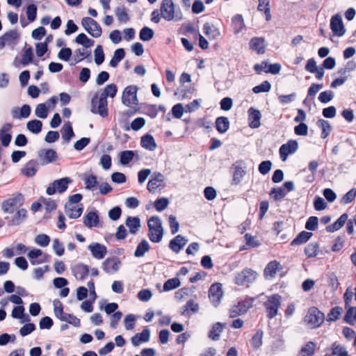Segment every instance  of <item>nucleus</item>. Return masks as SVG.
<instances>
[{
  "label": "nucleus",
  "mask_w": 356,
  "mask_h": 356,
  "mask_svg": "<svg viewBox=\"0 0 356 356\" xmlns=\"http://www.w3.org/2000/svg\"><path fill=\"white\" fill-rule=\"evenodd\" d=\"M160 10L162 18L168 22H179L183 19L181 9L176 6L172 0H162Z\"/></svg>",
  "instance_id": "f257e3e1"
},
{
  "label": "nucleus",
  "mask_w": 356,
  "mask_h": 356,
  "mask_svg": "<svg viewBox=\"0 0 356 356\" xmlns=\"http://www.w3.org/2000/svg\"><path fill=\"white\" fill-rule=\"evenodd\" d=\"M148 238L152 243H159L163 236V227L161 219L157 216H152L147 221Z\"/></svg>",
  "instance_id": "f03ea898"
},
{
  "label": "nucleus",
  "mask_w": 356,
  "mask_h": 356,
  "mask_svg": "<svg viewBox=\"0 0 356 356\" xmlns=\"http://www.w3.org/2000/svg\"><path fill=\"white\" fill-rule=\"evenodd\" d=\"M325 316L318 308H310L305 317V322L312 329L321 326L324 322Z\"/></svg>",
  "instance_id": "7ed1b4c3"
},
{
  "label": "nucleus",
  "mask_w": 356,
  "mask_h": 356,
  "mask_svg": "<svg viewBox=\"0 0 356 356\" xmlns=\"http://www.w3.org/2000/svg\"><path fill=\"white\" fill-rule=\"evenodd\" d=\"M91 112L94 114H99L102 118H106L108 114L107 99L96 93L91 101Z\"/></svg>",
  "instance_id": "20e7f679"
},
{
  "label": "nucleus",
  "mask_w": 356,
  "mask_h": 356,
  "mask_svg": "<svg viewBox=\"0 0 356 356\" xmlns=\"http://www.w3.org/2000/svg\"><path fill=\"white\" fill-rule=\"evenodd\" d=\"M285 274L284 268L280 262L273 260L268 263V282L277 284Z\"/></svg>",
  "instance_id": "39448f33"
},
{
  "label": "nucleus",
  "mask_w": 356,
  "mask_h": 356,
  "mask_svg": "<svg viewBox=\"0 0 356 356\" xmlns=\"http://www.w3.org/2000/svg\"><path fill=\"white\" fill-rule=\"evenodd\" d=\"M54 314L62 321L67 322L75 327L80 326V320L72 314L65 313L63 307L60 301L54 302Z\"/></svg>",
  "instance_id": "423d86ee"
},
{
  "label": "nucleus",
  "mask_w": 356,
  "mask_h": 356,
  "mask_svg": "<svg viewBox=\"0 0 356 356\" xmlns=\"http://www.w3.org/2000/svg\"><path fill=\"white\" fill-rule=\"evenodd\" d=\"M257 276V273L256 271L246 268L236 275L234 282L239 286L246 285L254 282Z\"/></svg>",
  "instance_id": "0eeeda50"
},
{
  "label": "nucleus",
  "mask_w": 356,
  "mask_h": 356,
  "mask_svg": "<svg viewBox=\"0 0 356 356\" xmlns=\"http://www.w3.org/2000/svg\"><path fill=\"white\" fill-rule=\"evenodd\" d=\"M81 25L92 37L97 38L101 36L102 33V28L92 18L89 17H83L81 20Z\"/></svg>",
  "instance_id": "6e6552de"
},
{
  "label": "nucleus",
  "mask_w": 356,
  "mask_h": 356,
  "mask_svg": "<svg viewBox=\"0 0 356 356\" xmlns=\"http://www.w3.org/2000/svg\"><path fill=\"white\" fill-rule=\"evenodd\" d=\"M72 182V180L70 177H64L55 180L47 187V193L49 195H52L56 192L60 193H63L67 190L68 184H71Z\"/></svg>",
  "instance_id": "1a4fd4ad"
},
{
  "label": "nucleus",
  "mask_w": 356,
  "mask_h": 356,
  "mask_svg": "<svg viewBox=\"0 0 356 356\" xmlns=\"http://www.w3.org/2000/svg\"><path fill=\"white\" fill-rule=\"evenodd\" d=\"M254 298L238 302L237 305H233L229 309V317L235 318L245 314L252 305Z\"/></svg>",
  "instance_id": "9d476101"
},
{
  "label": "nucleus",
  "mask_w": 356,
  "mask_h": 356,
  "mask_svg": "<svg viewBox=\"0 0 356 356\" xmlns=\"http://www.w3.org/2000/svg\"><path fill=\"white\" fill-rule=\"evenodd\" d=\"M138 88L135 86H129L125 88L122 96V103L127 106H131L137 104Z\"/></svg>",
  "instance_id": "9b49d317"
},
{
  "label": "nucleus",
  "mask_w": 356,
  "mask_h": 356,
  "mask_svg": "<svg viewBox=\"0 0 356 356\" xmlns=\"http://www.w3.org/2000/svg\"><path fill=\"white\" fill-rule=\"evenodd\" d=\"M165 177L160 172H154L152 178L149 180L147 184V190L152 193H155L158 189L161 190L164 188Z\"/></svg>",
  "instance_id": "f8f14e48"
},
{
  "label": "nucleus",
  "mask_w": 356,
  "mask_h": 356,
  "mask_svg": "<svg viewBox=\"0 0 356 356\" xmlns=\"http://www.w3.org/2000/svg\"><path fill=\"white\" fill-rule=\"evenodd\" d=\"M330 29L333 34L336 36L342 37L345 35L346 30L342 18L339 15H335L331 17Z\"/></svg>",
  "instance_id": "ddd939ff"
},
{
  "label": "nucleus",
  "mask_w": 356,
  "mask_h": 356,
  "mask_svg": "<svg viewBox=\"0 0 356 356\" xmlns=\"http://www.w3.org/2000/svg\"><path fill=\"white\" fill-rule=\"evenodd\" d=\"M22 197L21 195L9 198L3 202L2 209L5 213H13L19 208L22 204Z\"/></svg>",
  "instance_id": "4468645a"
},
{
  "label": "nucleus",
  "mask_w": 356,
  "mask_h": 356,
  "mask_svg": "<svg viewBox=\"0 0 356 356\" xmlns=\"http://www.w3.org/2000/svg\"><path fill=\"white\" fill-rule=\"evenodd\" d=\"M122 264L118 257H109L102 264V268L108 274H114L118 272Z\"/></svg>",
  "instance_id": "2eb2a0df"
},
{
  "label": "nucleus",
  "mask_w": 356,
  "mask_h": 356,
  "mask_svg": "<svg viewBox=\"0 0 356 356\" xmlns=\"http://www.w3.org/2000/svg\"><path fill=\"white\" fill-rule=\"evenodd\" d=\"M88 249L92 257L97 260L103 259L107 254L106 246L97 242L90 243Z\"/></svg>",
  "instance_id": "dca6fc26"
},
{
  "label": "nucleus",
  "mask_w": 356,
  "mask_h": 356,
  "mask_svg": "<svg viewBox=\"0 0 356 356\" xmlns=\"http://www.w3.org/2000/svg\"><path fill=\"white\" fill-rule=\"evenodd\" d=\"M38 156L42 164L47 165L58 159L56 152L52 149H41L38 152Z\"/></svg>",
  "instance_id": "f3484780"
},
{
  "label": "nucleus",
  "mask_w": 356,
  "mask_h": 356,
  "mask_svg": "<svg viewBox=\"0 0 356 356\" xmlns=\"http://www.w3.org/2000/svg\"><path fill=\"white\" fill-rule=\"evenodd\" d=\"M222 284L216 283L211 286L209 291V298L214 307H217L222 297Z\"/></svg>",
  "instance_id": "a211bd4d"
},
{
  "label": "nucleus",
  "mask_w": 356,
  "mask_h": 356,
  "mask_svg": "<svg viewBox=\"0 0 356 356\" xmlns=\"http://www.w3.org/2000/svg\"><path fill=\"white\" fill-rule=\"evenodd\" d=\"M71 270L75 278L81 281L88 277L90 272L89 266L83 263L76 264L72 266Z\"/></svg>",
  "instance_id": "6ab92c4d"
},
{
  "label": "nucleus",
  "mask_w": 356,
  "mask_h": 356,
  "mask_svg": "<svg viewBox=\"0 0 356 356\" xmlns=\"http://www.w3.org/2000/svg\"><path fill=\"white\" fill-rule=\"evenodd\" d=\"M298 144L296 140H289L286 144L282 145L280 148V158L282 161H286L289 154L297 151Z\"/></svg>",
  "instance_id": "aec40b11"
},
{
  "label": "nucleus",
  "mask_w": 356,
  "mask_h": 356,
  "mask_svg": "<svg viewBox=\"0 0 356 356\" xmlns=\"http://www.w3.org/2000/svg\"><path fill=\"white\" fill-rule=\"evenodd\" d=\"M12 128V124L6 123L0 129V142L3 147H8L11 141L10 131Z\"/></svg>",
  "instance_id": "412c9836"
},
{
  "label": "nucleus",
  "mask_w": 356,
  "mask_h": 356,
  "mask_svg": "<svg viewBox=\"0 0 356 356\" xmlns=\"http://www.w3.org/2000/svg\"><path fill=\"white\" fill-rule=\"evenodd\" d=\"M188 240L181 235L176 236L170 241L169 248L175 253H179L181 250L186 245Z\"/></svg>",
  "instance_id": "4be33fe9"
},
{
  "label": "nucleus",
  "mask_w": 356,
  "mask_h": 356,
  "mask_svg": "<svg viewBox=\"0 0 356 356\" xmlns=\"http://www.w3.org/2000/svg\"><path fill=\"white\" fill-rule=\"evenodd\" d=\"M281 297L278 295H273L268 298V318L274 317L280 305Z\"/></svg>",
  "instance_id": "5701e85b"
},
{
  "label": "nucleus",
  "mask_w": 356,
  "mask_h": 356,
  "mask_svg": "<svg viewBox=\"0 0 356 356\" xmlns=\"http://www.w3.org/2000/svg\"><path fill=\"white\" fill-rule=\"evenodd\" d=\"M261 113L258 110L251 107L248 110L249 125L252 128H257L260 126Z\"/></svg>",
  "instance_id": "b1692460"
},
{
  "label": "nucleus",
  "mask_w": 356,
  "mask_h": 356,
  "mask_svg": "<svg viewBox=\"0 0 356 356\" xmlns=\"http://www.w3.org/2000/svg\"><path fill=\"white\" fill-rule=\"evenodd\" d=\"M99 219L97 211L88 212L83 218V224L88 228L97 227Z\"/></svg>",
  "instance_id": "393cba45"
},
{
  "label": "nucleus",
  "mask_w": 356,
  "mask_h": 356,
  "mask_svg": "<svg viewBox=\"0 0 356 356\" xmlns=\"http://www.w3.org/2000/svg\"><path fill=\"white\" fill-rule=\"evenodd\" d=\"M1 37L6 43L7 46H10L13 49L15 45L17 43L19 34L16 30H11L8 32H6Z\"/></svg>",
  "instance_id": "a878e982"
},
{
  "label": "nucleus",
  "mask_w": 356,
  "mask_h": 356,
  "mask_svg": "<svg viewBox=\"0 0 356 356\" xmlns=\"http://www.w3.org/2000/svg\"><path fill=\"white\" fill-rule=\"evenodd\" d=\"M65 213L71 219H76L79 218L83 213L82 205L65 206Z\"/></svg>",
  "instance_id": "bb28decb"
},
{
  "label": "nucleus",
  "mask_w": 356,
  "mask_h": 356,
  "mask_svg": "<svg viewBox=\"0 0 356 356\" xmlns=\"http://www.w3.org/2000/svg\"><path fill=\"white\" fill-rule=\"evenodd\" d=\"M125 225L129 228V232L132 234H135L140 227V218L138 217L129 216L126 219Z\"/></svg>",
  "instance_id": "cd10ccee"
},
{
  "label": "nucleus",
  "mask_w": 356,
  "mask_h": 356,
  "mask_svg": "<svg viewBox=\"0 0 356 356\" xmlns=\"http://www.w3.org/2000/svg\"><path fill=\"white\" fill-rule=\"evenodd\" d=\"M203 32L209 39H216L220 35L219 29L208 22L204 24Z\"/></svg>",
  "instance_id": "c85d7f7f"
},
{
  "label": "nucleus",
  "mask_w": 356,
  "mask_h": 356,
  "mask_svg": "<svg viewBox=\"0 0 356 356\" xmlns=\"http://www.w3.org/2000/svg\"><path fill=\"white\" fill-rule=\"evenodd\" d=\"M117 91V86L114 83H111L107 85L104 89L98 91L97 93L105 99H107V97H108L113 98L116 95Z\"/></svg>",
  "instance_id": "c756f323"
},
{
  "label": "nucleus",
  "mask_w": 356,
  "mask_h": 356,
  "mask_svg": "<svg viewBox=\"0 0 356 356\" xmlns=\"http://www.w3.org/2000/svg\"><path fill=\"white\" fill-rule=\"evenodd\" d=\"M141 146L149 151H154L156 148V144L154 137L150 134H145L141 138Z\"/></svg>",
  "instance_id": "7c9ffc66"
},
{
  "label": "nucleus",
  "mask_w": 356,
  "mask_h": 356,
  "mask_svg": "<svg viewBox=\"0 0 356 356\" xmlns=\"http://www.w3.org/2000/svg\"><path fill=\"white\" fill-rule=\"evenodd\" d=\"M250 47L252 50L257 51L258 54L265 52V40L262 38H254L250 42Z\"/></svg>",
  "instance_id": "2f4dec72"
},
{
  "label": "nucleus",
  "mask_w": 356,
  "mask_h": 356,
  "mask_svg": "<svg viewBox=\"0 0 356 356\" xmlns=\"http://www.w3.org/2000/svg\"><path fill=\"white\" fill-rule=\"evenodd\" d=\"M348 218V214L343 213L340 218L334 222L333 224L330 225L327 227L326 230L328 232H334L339 229H340L346 223Z\"/></svg>",
  "instance_id": "473e14b6"
},
{
  "label": "nucleus",
  "mask_w": 356,
  "mask_h": 356,
  "mask_svg": "<svg viewBox=\"0 0 356 356\" xmlns=\"http://www.w3.org/2000/svg\"><path fill=\"white\" fill-rule=\"evenodd\" d=\"M216 127L220 134L225 133L229 128V121L227 117H218L216 120Z\"/></svg>",
  "instance_id": "72a5a7b5"
},
{
  "label": "nucleus",
  "mask_w": 356,
  "mask_h": 356,
  "mask_svg": "<svg viewBox=\"0 0 356 356\" xmlns=\"http://www.w3.org/2000/svg\"><path fill=\"white\" fill-rule=\"evenodd\" d=\"M232 25L235 33H238L245 28V23L241 15L237 14L232 19Z\"/></svg>",
  "instance_id": "f704fd0d"
},
{
  "label": "nucleus",
  "mask_w": 356,
  "mask_h": 356,
  "mask_svg": "<svg viewBox=\"0 0 356 356\" xmlns=\"http://www.w3.org/2000/svg\"><path fill=\"white\" fill-rule=\"evenodd\" d=\"M83 180L84 181L85 188L88 191L94 190L98 184L97 176L92 174L84 175Z\"/></svg>",
  "instance_id": "c9c22d12"
},
{
  "label": "nucleus",
  "mask_w": 356,
  "mask_h": 356,
  "mask_svg": "<svg viewBox=\"0 0 356 356\" xmlns=\"http://www.w3.org/2000/svg\"><path fill=\"white\" fill-rule=\"evenodd\" d=\"M38 170V165L36 161L31 160L28 162L22 168V172L27 177H33Z\"/></svg>",
  "instance_id": "e433bc0d"
},
{
  "label": "nucleus",
  "mask_w": 356,
  "mask_h": 356,
  "mask_svg": "<svg viewBox=\"0 0 356 356\" xmlns=\"http://www.w3.org/2000/svg\"><path fill=\"white\" fill-rule=\"evenodd\" d=\"M223 327L224 325L221 323L218 322L215 323L209 331L208 337L213 341L219 340Z\"/></svg>",
  "instance_id": "4c0bfd02"
},
{
  "label": "nucleus",
  "mask_w": 356,
  "mask_h": 356,
  "mask_svg": "<svg viewBox=\"0 0 356 356\" xmlns=\"http://www.w3.org/2000/svg\"><path fill=\"white\" fill-rule=\"evenodd\" d=\"M316 348V344L315 343L309 341L301 348L298 356H313Z\"/></svg>",
  "instance_id": "58836bf2"
},
{
  "label": "nucleus",
  "mask_w": 356,
  "mask_h": 356,
  "mask_svg": "<svg viewBox=\"0 0 356 356\" xmlns=\"http://www.w3.org/2000/svg\"><path fill=\"white\" fill-rule=\"evenodd\" d=\"M115 14L120 23L127 24L129 20V16L124 6H118L115 10Z\"/></svg>",
  "instance_id": "ea45409f"
},
{
  "label": "nucleus",
  "mask_w": 356,
  "mask_h": 356,
  "mask_svg": "<svg viewBox=\"0 0 356 356\" xmlns=\"http://www.w3.org/2000/svg\"><path fill=\"white\" fill-rule=\"evenodd\" d=\"M317 126L322 130L321 138H326L330 134L332 127L328 121L319 119Z\"/></svg>",
  "instance_id": "a19ab883"
},
{
  "label": "nucleus",
  "mask_w": 356,
  "mask_h": 356,
  "mask_svg": "<svg viewBox=\"0 0 356 356\" xmlns=\"http://www.w3.org/2000/svg\"><path fill=\"white\" fill-rule=\"evenodd\" d=\"M149 249L150 246L148 241L145 239H143L136 247V249L134 252V256L136 257H143L147 252L149 250Z\"/></svg>",
  "instance_id": "79ce46f5"
},
{
  "label": "nucleus",
  "mask_w": 356,
  "mask_h": 356,
  "mask_svg": "<svg viewBox=\"0 0 356 356\" xmlns=\"http://www.w3.org/2000/svg\"><path fill=\"white\" fill-rule=\"evenodd\" d=\"M15 215L10 221L12 225H17L22 223L26 217L27 211L24 209H17Z\"/></svg>",
  "instance_id": "37998d69"
},
{
  "label": "nucleus",
  "mask_w": 356,
  "mask_h": 356,
  "mask_svg": "<svg viewBox=\"0 0 356 356\" xmlns=\"http://www.w3.org/2000/svg\"><path fill=\"white\" fill-rule=\"evenodd\" d=\"M125 52L124 49L120 48L115 51L114 54L111 60H110V65L112 67H116L118 63L124 58Z\"/></svg>",
  "instance_id": "c03bdc74"
},
{
  "label": "nucleus",
  "mask_w": 356,
  "mask_h": 356,
  "mask_svg": "<svg viewBox=\"0 0 356 356\" xmlns=\"http://www.w3.org/2000/svg\"><path fill=\"white\" fill-rule=\"evenodd\" d=\"M42 127V122L38 120H30L26 124L27 129L34 134H39Z\"/></svg>",
  "instance_id": "a18cd8bd"
},
{
  "label": "nucleus",
  "mask_w": 356,
  "mask_h": 356,
  "mask_svg": "<svg viewBox=\"0 0 356 356\" xmlns=\"http://www.w3.org/2000/svg\"><path fill=\"white\" fill-rule=\"evenodd\" d=\"M344 321L350 325H355L356 323V307L350 306L346 308Z\"/></svg>",
  "instance_id": "49530a36"
},
{
  "label": "nucleus",
  "mask_w": 356,
  "mask_h": 356,
  "mask_svg": "<svg viewBox=\"0 0 356 356\" xmlns=\"http://www.w3.org/2000/svg\"><path fill=\"white\" fill-rule=\"evenodd\" d=\"M62 137L64 140L69 142L74 136V134L72 129V124L70 122H66L61 129Z\"/></svg>",
  "instance_id": "de8ad7c7"
},
{
  "label": "nucleus",
  "mask_w": 356,
  "mask_h": 356,
  "mask_svg": "<svg viewBox=\"0 0 356 356\" xmlns=\"http://www.w3.org/2000/svg\"><path fill=\"white\" fill-rule=\"evenodd\" d=\"M263 337L264 332L261 330H257L256 333L252 336L250 341V344L253 349L257 350L261 346Z\"/></svg>",
  "instance_id": "09e8293b"
},
{
  "label": "nucleus",
  "mask_w": 356,
  "mask_h": 356,
  "mask_svg": "<svg viewBox=\"0 0 356 356\" xmlns=\"http://www.w3.org/2000/svg\"><path fill=\"white\" fill-rule=\"evenodd\" d=\"M234 168V171L233 173L232 181L234 184H238L245 175V171L242 167L238 165H235Z\"/></svg>",
  "instance_id": "8fccbe9b"
},
{
  "label": "nucleus",
  "mask_w": 356,
  "mask_h": 356,
  "mask_svg": "<svg viewBox=\"0 0 356 356\" xmlns=\"http://www.w3.org/2000/svg\"><path fill=\"white\" fill-rule=\"evenodd\" d=\"M134 155H135V153L134 151H131V150L122 151L120 154V163L123 165L129 164L134 159Z\"/></svg>",
  "instance_id": "3c124183"
},
{
  "label": "nucleus",
  "mask_w": 356,
  "mask_h": 356,
  "mask_svg": "<svg viewBox=\"0 0 356 356\" xmlns=\"http://www.w3.org/2000/svg\"><path fill=\"white\" fill-rule=\"evenodd\" d=\"M33 51L31 47L27 48L24 50L22 58L20 61L24 66H26L33 61Z\"/></svg>",
  "instance_id": "603ef678"
},
{
  "label": "nucleus",
  "mask_w": 356,
  "mask_h": 356,
  "mask_svg": "<svg viewBox=\"0 0 356 356\" xmlns=\"http://www.w3.org/2000/svg\"><path fill=\"white\" fill-rule=\"evenodd\" d=\"M180 285L181 282L178 278L169 279L163 284V291H169L178 288Z\"/></svg>",
  "instance_id": "864d4df0"
},
{
  "label": "nucleus",
  "mask_w": 356,
  "mask_h": 356,
  "mask_svg": "<svg viewBox=\"0 0 356 356\" xmlns=\"http://www.w3.org/2000/svg\"><path fill=\"white\" fill-rule=\"evenodd\" d=\"M318 245L316 243H309L305 249L306 255L309 257H316L318 254Z\"/></svg>",
  "instance_id": "5fc2aeb1"
},
{
  "label": "nucleus",
  "mask_w": 356,
  "mask_h": 356,
  "mask_svg": "<svg viewBox=\"0 0 356 356\" xmlns=\"http://www.w3.org/2000/svg\"><path fill=\"white\" fill-rule=\"evenodd\" d=\"M343 313V308L341 307H334L331 309L327 315L328 321H335L338 320Z\"/></svg>",
  "instance_id": "6e6d98bb"
},
{
  "label": "nucleus",
  "mask_w": 356,
  "mask_h": 356,
  "mask_svg": "<svg viewBox=\"0 0 356 356\" xmlns=\"http://www.w3.org/2000/svg\"><path fill=\"white\" fill-rule=\"evenodd\" d=\"M154 31L152 29L145 26L140 31V39L143 41H149L154 37Z\"/></svg>",
  "instance_id": "4d7b16f0"
},
{
  "label": "nucleus",
  "mask_w": 356,
  "mask_h": 356,
  "mask_svg": "<svg viewBox=\"0 0 356 356\" xmlns=\"http://www.w3.org/2000/svg\"><path fill=\"white\" fill-rule=\"evenodd\" d=\"M49 110L47 108L45 104L42 103L37 105L35 109V115L41 119H45L47 118Z\"/></svg>",
  "instance_id": "13d9d810"
},
{
  "label": "nucleus",
  "mask_w": 356,
  "mask_h": 356,
  "mask_svg": "<svg viewBox=\"0 0 356 356\" xmlns=\"http://www.w3.org/2000/svg\"><path fill=\"white\" fill-rule=\"evenodd\" d=\"M95 62L97 65L103 63L104 61V53L102 45H97L94 51Z\"/></svg>",
  "instance_id": "bf43d9fd"
},
{
  "label": "nucleus",
  "mask_w": 356,
  "mask_h": 356,
  "mask_svg": "<svg viewBox=\"0 0 356 356\" xmlns=\"http://www.w3.org/2000/svg\"><path fill=\"white\" fill-rule=\"evenodd\" d=\"M353 296L354 288H353L352 286H348L343 294V300L345 302L346 309L351 306Z\"/></svg>",
  "instance_id": "052dcab7"
},
{
  "label": "nucleus",
  "mask_w": 356,
  "mask_h": 356,
  "mask_svg": "<svg viewBox=\"0 0 356 356\" xmlns=\"http://www.w3.org/2000/svg\"><path fill=\"white\" fill-rule=\"evenodd\" d=\"M169 204V200L166 197L158 198L154 202V207L157 211H162L165 209Z\"/></svg>",
  "instance_id": "680f3d73"
},
{
  "label": "nucleus",
  "mask_w": 356,
  "mask_h": 356,
  "mask_svg": "<svg viewBox=\"0 0 356 356\" xmlns=\"http://www.w3.org/2000/svg\"><path fill=\"white\" fill-rule=\"evenodd\" d=\"M312 236V232H302L298 236L295 238L292 243L293 244H301L307 242Z\"/></svg>",
  "instance_id": "e2e57ef3"
},
{
  "label": "nucleus",
  "mask_w": 356,
  "mask_h": 356,
  "mask_svg": "<svg viewBox=\"0 0 356 356\" xmlns=\"http://www.w3.org/2000/svg\"><path fill=\"white\" fill-rule=\"evenodd\" d=\"M35 242L40 246L46 247L49 244L50 237L44 234H39L35 237Z\"/></svg>",
  "instance_id": "0e129e2a"
},
{
  "label": "nucleus",
  "mask_w": 356,
  "mask_h": 356,
  "mask_svg": "<svg viewBox=\"0 0 356 356\" xmlns=\"http://www.w3.org/2000/svg\"><path fill=\"white\" fill-rule=\"evenodd\" d=\"M27 18L30 22H33L37 16V6L35 4H30L26 8Z\"/></svg>",
  "instance_id": "69168bd1"
},
{
  "label": "nucleus",
  "mask_w": 356,
  "mask_h": 356,
  "mask_svg": "<svg viewBox=\"0 0 356 356\" xmlns=\"http://www.w3.org/2000/svg\"><path fill=\"white\" fill-rule=\"evenodd\" d=\"M334 98V92L330 90L324 91L320 93L318 100L322 103H327Z\"/></svg>",
  "instance_id": "338daca9"
},
{
  "label": "nucleus",
  "mask_w": 356,
  "mask_h": 356,
  "mask_svg": "<svg viewBox=\"0 0 356 356\" xmlns=\"http://www.w3.org/2000/svg\"><path fill=\"white\" fill-rule=\"evenodd\" d=\"M52 248L54 251L58 256L60 257L64 254V246L58 238L54 239Z\"/></svg>",
  "instance_id": "774afa93"
}]
</instances>
